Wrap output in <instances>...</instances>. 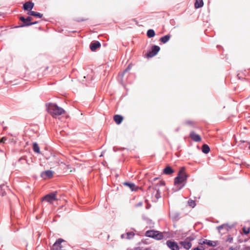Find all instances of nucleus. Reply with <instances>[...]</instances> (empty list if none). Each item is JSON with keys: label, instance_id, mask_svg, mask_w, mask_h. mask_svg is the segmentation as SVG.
Returning <instances> with one entry per match:
<instances>
[{"label": "nucleus", "instance_id": "obj_36", "mask_svg": "<svg viewBox=\"0 0 250 250\" xmlns=\"http://www.w3.org/2000/svg\"><path fill=\"white\" fill-rule=\"evenodd\" d=\"M21 160H25V161H26V163H27V164H29L28 163V160H26L25 159H24V158H22V157L19 159V161H21Z\"/></svg>", "mask_w": 250, "mask_h": 250}, {"label": "nucleus", "instance_id": "obj_40", "mask_svg": "<svg viewBox=\"0 0 250 250\" xmlns=\"http://www.w3.org/2000/svg\"><path fill=\"white\" fill-rule=\"evenodd\" d=\"M48 68H49V67H48V66L46 67H45V69H44V70H45V71H47V70L48 69Z\"/></svg>", "mask_w": 250, "mask_h": 250}, {"label": "nucleus", "instance_id": "obj_15", "mask_svg": "<svg viewBox=\"0 0 250 250\" xmlns=\"http://www.w3.org/2000/svg\"><path fill=\"white\" fill-rule=\"evenodd\" d=\"M114 121L117 124H120L123 120V118L121 115H116L113 117Z\"/></svg>", "mask_w": 250, "mask_h": 250}, {"label": "nucleus", "instance_id": "obj_24", "mask_svg": "<svg viewBox=\"0 0 250 250\" xmlns=\"http://www.w3.org/2000/svg\"><path fill=\"white\" fill-rule=\"evenodd\" d=\"M185 124L188 125L192 126L195 124V122L192 120H187L185 121Z\"/></svg>", "mask_w": 250, "mask_h": 250}, {"label": "nucleus", "instance_id": "obj_5", "mask_svg": "<svg viewBox=\"0 0 250 250\" xmlns=\"http://www.w3.org/2000/svg\"><path fill=\"white\" fill-rule=\"evenodd\" d=\"M194 239V237L189 236L186 238L184 241H180L179 244L185 249L188 250L192 247L191 241Z\"/></svg>", "mask_w": 250, "mask_h": 250}, {"label": "nucleus", "instance_id": "obj_11", "mask_svg": "<svg viewBox=\"0 0 250 250\" xmlns=\"http://www.w3.org/2000/svg\"><path fill=\"white\" fill-rule=\"evenodd\" d=\"M101 43L99 41H94L90 43L89 47L92 51H95L101 47Z\"/></svg>", "mask_w": 250, "mask_h": 250}, {"label": "nucleus", "instance_id": "obj_10", "mask_svg": "<svg viewBox=\"0 0 250 250\" xmlns=\"http://www.w3.org/2000/svg\"><path fill=\"white\" fill-rule=\"evenodd\" d=\"M34 6V3L31 1H28L26 2L24 4H23L22 9L24 11H27L28 12L32 11V9L33 8Z\"/></svg>", "mask_w": 250, "mask_h": 250}, {"label": "nucleus", "instance_id": "obj_38", "mask_svg": "<svg viewBox=\"0 0 250 250\" xmlns=\"http://www.w3.org/2000/svg\"><path fill=\"white\" fill-rule=\"evenodd\" d=\"M4 186V185H0V188L2 189V187Z\"/></svg>", "mask_w": 250, "mask_h": 250}, {"label": "nucleus", "instance_id": "obj_26", "mask_svg": "<svg viewBox=\"0 0 250 250\" xmlns=\"http://www.w3.org/2000/svg\"><path fill=\"white\" fill-rule=\"evenodd\" d=\"M243 231L245 234H247L250 232V228L244 227L243 228Z\"/></svg>", "mask_w": 250, "mask_h": 250}, {"label": "nucleus", "instance_id": "obj_45", "mask_svg": "<svg viewBox=\"0 0 250 250\" xmlns=\"http://www.w3.org/2000/svg\"><path fill=\"white\" fill-rule=\"evenodd\" d=\"M249 249L248 248H247L245 250H249Z\"/></svg>", "mask_w": 250, "mask_h": 250}, {"label": "nucleus", "instance_id": "obj_39", "mask_svg": "<svg viewBox=\"0 0 250 250\" xmlns=\"http://www.w3.org/2000/svg\"><path fill=\"white\" fill-rule=\"evenodd\" d=\"M48 68H49V67H48V66L46 67H45V69H44V70H45V71H47V70L48 69Z\"/></svg>", "mask_w": 250, "mask_h": 250}, {"label": "nucleus", "instance_id": "obj_29", "mask_svg": "<svg viewBox=\"0 0 250 250\" xmlns=\"http://www.w3.org/2000/svg\"><path fill=\"white\" fill-rule=\"evenodd\" d=\"M207 239L200 240L199 244L201 245L206 244V241Z\"/></svg>", "mask_w": 250, "mask_h": 250}, {"label": "nucleus", "instance_id": "obj_20", "mask_svg": "<svg viewBox=\"0 0 250 250\" xmlns=\"http://www.w3.org/2000/svg\"><path fill=\"white\" fill-rule=\"evenodd\" d=\"M204 5L203 0H196L194 3V6L195 8H199L202 7Z\"/></svg>", "mask_w": 250, "mask_h": 250}, {"label": "nucleus", "instance_id": "obj_28", "mask_svg": "<svg viewBox=\"0 0 250 250\" xmlns=\"http://www.w3.org/2000/svg\"><path fill=\"white\" fill-rule=\"evenodd\" d=\"M76 21H77L78 22H81V21H86L87 20L85 19H84V18H78L76 20Z\"/></svg>", "mask_w": 250, "mask_h": 250}, {"label": "nucleus", "instance_id": "obj_33", "mask_svg": "<svg viewBox=\"0 0 250 250\" xmlns=\"http://www.w3.org/2000/svg\"><path fill=\"white\" fill-rule=\"evenodd\" d=\"M25 19L23 16H21L19 20L22 22V21H25Z\"/></svg>", "mask_w": 250, "mask_h": 250}, {"label": "nucleus", "instance_id": "obj_30", "mask_svg": "<svg viewBox=\"0 0 250 250\" xmlns=\"http://www.w3.org/2000/svg\"><path fill=\"white\" fill-rule=\"evenodd\" d=\"M204 250V249L202 246L200 247V248L197 247V248H194L193 249V250Z\"/></svg>", "mask_w": 250, "mask_h": 250}, {"label": "nucleus", "instance_id": "obj_31", "mask_svg": "<svg viewBox=\"0 0 250 250\" xmlns=\"http://www.w3.org/2000/svg\"><path fill=\"white\" fill-rule=\"evenodd\" d=\"M26 19L28 22H31V21L32 20V18L30 16H28L26 18Z\"/></svg>", "mask_w": 250, "mask_h": 250}, {"label": "nucleus", "instance_id": "obj_1", "mask_svg": "<svg viewBox=\"0 0 250 250\" xmlns=\"http://www.w3.org/2000/svg\"><path fill=\"white\" fill-rule=\"evenodd\" d=\"M46 108L47 111L54 118L61 115L65 112L62 108L58 106L56 104L47 103Z\"/></svg>", "mask_w": 250, "mask_h": 250}, {"label": "nucleus", "instance_id": "obj_35", "mask_svg": "<svg viewBox=\"0 0 250 250\" xmlns=\"http://www.w3.org/2000/svg\"><path fill=\"white\" fill-rule=\"evenodd\" d=\"M159 184H160V185H161V186H165V182H164V181H160V182H159Z\"/></svg>", "mask_w": 250, "mask_h": 250}, {"label": "nucleus", "instance_id": "obj_7", "mask_svg": "<svg viewBox=\"0 0 250 250\" xmlns=\"http://www.w3.org/2000/svg\"><path fill=\"white\" fill-rule=\"evenodd\" d=\"M160 48L157 45L152 46L151 50L147 54V57H153L155 56L160 51Z\"/></svg>", "mask_w": 250, "mask_h": 250}, {"label": "nucleus", "instance_id": "obj_19", "mask_svg": "<svg viewBox=\"0 0 250 250\" xmlns=\"http://www.w3.org/2000/svg\"><path fill=\"white\" fill-rule=\"evenodd\" d=\"M30 22H28L26 19H25V21H22V24L19 26H15V28H20V27H27L30 26Z\"/></svg>", "mask_w": 250, "mask_h": 250}, {"label": "nucleus", "instance_id": "obj_44", "mask_svg": "<svg viewBox=\"0 0 250 250\" xmlns=\"http://www.w3.org/2000/svg\"><path fill=\"white\" fill-rule=\"evenodd\" d=\"M103 104L102 103L100 105L103 106Z\"/></svg>", "mask_w": 250, "mask_h": 250}, {"label": "nucleus", "instance_id": "obj_13", "mask_svg": "<svg viewBox=\"0 0 250 250\" xmlns=\"http://www.w3.org/2000/svg\"><path fill=\"white\" fill-rule=\"evenodd\" d=\"M27 14L30 16H34L35 17L38 18L40 19L42 18L43 17V14L34 11H31L28 12Z\"/></svg>", "mask_w": 250, "mask_h": 250}, {"label": "nucleus", "instance_id": "obj_12", "mask_svg": "<svg viewBox=\"0 0 250 250\" xmlns=\"http://www.w3.org/2000/svg\"><path fill=\"white\" fill-rule=\"evenodd\" d=\"M189 137L194 141L198 142L201 141V137L197 134L194 131H191L190 133Z\"/></svg>", "mask_w": 250, "mask_h": 250}, {"label": "nucleus", "instance_id": "obj_16", "mask_svg": "<svg viewBox=\"0 0 250 250\" xmlns=\"http://www.w3.org/2000/svg\"><path fill=\"white\" fill-rule=\"evenodd\" d=\"M174 172V170L170 166H167L163 170V173L166 175H170Z\"/></svg>", "mask_w": 250, "mask_h": 250}, {"label": "nucleus", "instance_id": "obj_8", "mask_svg": "<svg viewBox=\"0 0 250 250\" xmlns=\"http://www.w3.org/2000/svg\"><path fill=\"white\" fill-rule=\"evenodd\" d=\"M54 174V171L51 170H47L43 171H42L41 173V177L45 179L46 178H51L53 177Z\"/></svg>", "mask_w": 250, "mask_h": 250}, {"label": "nucleus", "instance_id": "obj_3", "mask_svg": "<svg viewBox=\"0 0 250 250\" xmlns=\"http://www.w3.org/2000/svg\"><path fill=\"white\" fill-rule=\"evenodd\" d=\"M145 235L146 236L152 237L157 240H161L163 238V234L162 233L154 230L146 231Z\"/></svg>", "mask_w": 250, "mask_h": 250}, {"label": "nucleus", "instance_id": "obj_27", "mask_svg": "<svg viewBox=\"0 0 250 250\" xmlns=\"http://www.w3.org/2000/svg\"><path fill=\"white\" fill-rule=\"evenodd\" d=\"M126 235H127V238L130 239L134 236L133 232H127Z\"/></svg>", "mask_w": 250, "mask_h": 250}, {"label": "nucleus", "instance_id": "obj_34", "mask_svg": "<svg viewBox=\"0 0 250 250\" xmlns=\"http://www.w3.org/2000/svg\"><path fill=\"white\" fill-rule=\"evenodd\" d=\"M47 74H48V73L46 72V71H45V70H44V71H43V72L42 73V76H44L47 75Z\"/></svg>", "mask_w": 250, "mask_h": 250}, {"label": "nucleus", "instance_id": "obj_25", "mask_svg": "<svg viewBox=\"0 0 250 250\" xmlns=\"http://www.w3.org/2000/svg\"><path fill=\"white\" fill-rule=\"evenodd\" d=\"M188 204L190 207H191L192 208H194L196 206L195 201L193 200H188Z\"/></svg>", "mask_w": 250, "mask_h": 250}, {"label": "nucleus", "instance_id": "obj_6", "mask_svg": "<svg viewBox=\"0 0 250 250\" xmlns=\"http://www.w3.org/2000/svg\"><path fill=\"white\" fill-rule=\"evenodd\" d=\"M157 187L158 185H156L155 188H151L150 187L148 189V192H150L153 191L152 193V196H153L154 195L156 199H158L161 197L160 192Z\"/></svg>", "mask_w": 250, "mask_h": 250}, {"label": "nucleus", "instance_id": "obj_41", "mask_svg": "<svg viewBox=\"0 0 250 250\" xmlns=\"http://www.w3.org/2000/svg\"><path fill=\"white\" fill-rule=\"evenodd\" d=\"M222 228H223V226H219V227H218V229H222Z\"/></svg>", "mask_w": 250, "mask_h": 250}, {"label": "nucleus", "instance_id": "obj_18", "mask_svg": "<svg viewBox=\"0 0 250 250\" xmlns=\"http://www.w3.org/2000/svg\"><path fill=\"white\" fill-rule=\"evenodd\" d=\"M124 185L128 186L132 191H136L138 189V187L134 184L125 182Z\"/></svg>", "mask_w": 250, "mask_h": 250}, {"label": "nucleus", "instance_id": "obj_43", "mask_svg": "<svg viewBox=\"0 0 250 250\" xmlns=\"http://www.w3.org/2000/svg\"><path fill=\"white\" fill-rule=\"evenodd\" d=\"M182 188V187H180L178 188L177 189L179 190V189H181Z\"/></svg>", "mask_w": 250, "mask_h": 250}, {"label": "nucleus", "instance_id": "obj_22", "mask_svg": "<svg viewBox=\"0 0 250 250\" xmlns=\"http://www.w3.org/2000/svg\"><path fill=\"white\" fill-rule=\"evenodd\" d=\"M206 243L207 245L211 247H215L217 245V243L216 241L206 240Z\"/></svg>", "mask_w": 250, "mask_h": 250}, {"label": "nucleus", "instance_id": "obj_37", "mask_svg": "<svg viewBox=\"0 0 250 250\" xmlns=\"http://www.w3.org/2000/svg\"><path fill=\"white\" fill-rule=\"evenodd\" d=\"M228 241L229 243H231L232 242V238H229L228 239Z\"/></svg>", "mask_w": 250, "mask_h": 250}, {"label": "nucleus", "instance_id": "obj_42", "mask_svg": "<svg viewBox=\"0 0 250 250\" xmlns=\"http://www.w3.org/2000/svg\"><path fill=\"white\" fill-rule=\"evenodd\" d=\"M107 239H109V234H107Z\"/></svg>", "mask_w": 250, "mask_h": 250}, {"label": "nucleus", "instance_id": "obj_14", "mask_svg": "<svg viewBox=\"0 0 250 250\" xmlns=\"http://www.w3.org/2000/svg\"><path fill=\"white\" fill-rule=\"evenodd\" d=\"M32 148L33 151L38 154H40L41 153L40 148L37 142H34L32 144Z\"/></svg>", "mask_w": 250, "mask_h": 250}, {"label": "nucleus", "instance_id": "obj_21", "mask_svg": "<svg viewBox=\"0 0 250 250\" xmlns=\"http://www.w3.org/2000/svg\"><path fill=\"white\" fill-rule=\"evenodd\" d=\"M202 150L203 153L207 154L209 152L210 148L208 145L204 144L202 146Z\"/></svg>", "mask_w": 250, "mask_h": 250}, {"label": "nucleus", "instance_id": "obj_17", "mask_svg": "<svg viewBox=\"0 0 250 250\" xmlns=\"http://www.w3.org/2000/svg\"><path fill=\"white\" fill-rule=\"evenodd\" d=\"M170 37H171V35H167L166 36H164L161 37L160 39V41L163 43H166L169 40Z\"/></svg>", "mask_w": 250, "mask_h": 250}, {"label": "nucleus", "instance_id": "obj_23", "mask_svg": "<svg viewBox=\"0 0 250 250\" xmlns=\"http://www.w3.org/2000/svg\"><path fill=\"white\" fill-rule=\"evenodd\" d=\"M146 34L148 38H152L155 35V32L153 29H149L147 31Z\"/></svg>", "mask_w": 250, "mask_h": 250}, {"label": "nucleus", "instance_id": "obj_4", "mask_svg": "<svg viewBox=\"0 0 250 250\" xmlns=\"http://www.w3.org/2000/svg\"><path fill=\"white\" fill-rule=\"evenodd\" d=\"M57 193V191L49 193L42 197V201H46L50 204L52 203L53 201H55L57 200L56 197Z\"/></svg>", "mask_w": 250, "mask_h": 250}, {"label": "nucleus", "instance_id": "obj_9", "mask_svg": "<svg viewBox=\"0 0 250 250\" xmlns=\"http://www.w3.org/2000/svg\"><path fill=\"white\" fill-rule=\"evenodd\" d=\"M166 244L171 250H179L178 244L174 241L168 240L167 241Z\"/></svg>", "mask_w": 250, "mask_h": 250}, {"label": "nucleus", "instance_id": "obj_32", "mask_svg": "<svg viewBox=\"0 0 250 250\" xmlns=\"http://www.w3.org/2000/svg\"><path fill=\"white\" fill-rule=\"evenodd\" d=\"M38 23H39L38 21H33V22H30V26L32 25L36 24H37Z\"/></svg>", "mask_w": 250, "mask_h": 250}, {"label": "nucleus", "instance_id": "obj_46", "mask_svg": "<svg viewBox=\"0 0 250 250\" xmlns=\"http://www.w3.org/2000/svg\"><path fill=\"white\" fill-rule=\"evenodd\" d=\"M249 148H250V146H249Z\"/></svg>", "mask_w": 250, "mask_h": 250}, {"label": "nucleus", "instance_id": "obj_2", "mask_svg": "<svg viewBox=\"0 0 250 250\" xmlns=\"http://www.w3.org/2000/svg\"><path fill=\"white\" fill-rule=\"evenodd\" d=\"M188 175L186 173L185 167H182L178 172V175L174 179V185L177 186L182 184L187 180Z\"/></svg>", "mask_w": 250, "mask_h": 250}]
</instances>
